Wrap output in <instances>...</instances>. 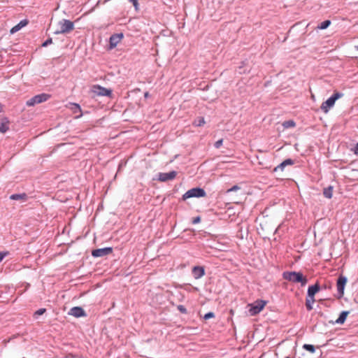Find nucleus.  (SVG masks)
Returning <instances> with one entry per match:
<instances>
[{"instance_id":"33","label":"nucleus","mask_w":358,"mask_h":358,"mask_svg":"<svg viewBox=\"0 0 358 358\" xmlns=\"http://www.w3.org/2000/svg\"><path fill=\"white\" fill-rule=\"evenodd\" d=\"M238 189H240V187L238 186V185H234L232 187H231L230 189H229L227 190V192H234V191H236Z\"/></svg>"},{"instance_id":"16","label":"nucleus","mask_w":358,"mask_h":358,"mask_svg":"<svg viewBox=\"0 0 358 358\" xmlns=\"http://www.w3.org/2000/svg\"><path fill=\"white\" fill-rule=\"evenodd\" d=\"M294 161L292 159H287L280 163L278 166L274 168L273 172H277L278 170L283 171L285 167L288 165H293Z\"/></svg>"},{"instance_id":"19","label":"nucleus","mask_w":358,"mask_h":358,"mask_svg":"<svg viewBox=\"0 0 358 358\" xmlns=\"http://www.w3.org/2000/svg\"><path fill=\"white\" fill-rule=\"evenodd\" d=\"M28 198V196L26 193H22V194H13L10 196V199L11 200H22V201H27Z\"/></svg>"},{"instance_id":"9","label":"nucleus","mask_w":358,"mask_h":358,"mask_svg":"<svg viewBox=\"0 0 358 358\" xmlns=\"http://www.w3.org/2000/svg\"><path fill=\"white\" fill-rule=\"evenodd\" d=\"M113 250L111 247L95 249L92 251V256L95 258L106 257L110 255Z\"/></svg>"},{"instance_id":"27","label":"nucleus","mask_w":358,"mask_h":358,"mask_svg":"<svg viewBox=\"0 0 358 358\" xmlns=\"http://www.w3.org/2000/svg\"><path fill=\"white\" fill-rule=\"evenodd\" d=\"M46 312V309L45 308H40L38 310H37L34 313V318H38V317L39 315H43V313H45Z\"/></svg>"},{"instance_id":"15","label":"nucleus","mask_w":358,"mask_h":358,"mask_svg":"<svg viewBox=\"0 0 358 358\" xmlns=\"http://www.w3.org/2000/svg\"><path fill=\"white\" fill-rule=\"evenodd\" d=\"M320 289V286L318 282H316L315 285L309 286L307 292V296L310 298H314L315 294L318 292Z\"/></svg>"},{"instance_id":"31","label":"nucleus","mask_w":358,"mask_h":358,"mask_svg":"<svg viewBox=\"0 0 358 358\" xmlns=\"http://www.w3.org/2000/svg\"><path fill=\"white\" fill-rule=\"evenodd\" d=\"M222 143H223V140H222V139H220V140L217 141L215 143V145H215V147L216 148H220L222 146Z\"/></svg>"},{"instance_id":"23","label":"nucleus","mask_w":358,"mask_h":358,"mask_svg":"<svg viewBox=\"0 0 358 358\" xmlns=\"http://www.w3.org/2000/svg\"><path fill=\"white\" fill-rule=\"evenodd\" d=\"M315 302L314 298H310L309 296L306 297V307L308 310H311L313 309V303Z\"/></svg>"},{"instance_id":"29","label":"nucleus","mask_w":358,"mask_h":358,"mask_svg":"<svg viewBox=\"0 0 358 358\" xmlns=\"http://www.w3.org/2000/svg\"><path fill=\"white\" fill-rule=\"evenodd\" d=\"M178 310L181 313H184V314H186L187 313V309L186 308L182 306V305H179L178 306Z\"/></svg>"},{"instance_id":"39","label":"nucleus","mask_w":358,"mask_h":358,"mask_svg":"<svg viewBox=\"0 0 358 358\" xmlns=\"http://www.w3.org/2000/svg\"><path fill=\"white\" fill-rule=\"evenodd\" d=\"M241 69H242V67H241V66H240V67H239V71H238L239 73H242L243 72V71H241Z\"/></svg>"},{"instance_id":"18","label":"nucleus","mask_w":358,"mask_h":358,"mask_svg":"<svg viewBox=\"0 0 358 358\" xmlns=\"http://www.w3.org/2000/svg\"><path fill=\"white\" fill-rule=\"evenodd\" d=\"M349 313H350V312L348 310L342 311L340 313L338 318L336 320L335 323L340 324H343L345 322L346 318H347L348 315H349Z\"/></svg>"},{"instance_id":"35","label":"nucleus","mask_w":358,"mask_h":358,"mask_svg":"<svg viewBox=\"0 0 358 358\" xmlns=\"http://www.w3.org/2000/svg\"><path fill=\"white\" fill-rule=\"evenodd\" d=\"M128 1L133 4V6L135 7L136 9H137L138 6V0H128Z\"/></svg>"},{"instance_id":"3","label":"nucleus","mask_w":358,"mask_h":358,"mask_svg":"<svg viewBox=\"0 0 358 358\" xmlns=\"http://www.w3.org/2000/svg\"><path fill=\"white\" fill-rule=\"evenodd\" d=\"M59 30L55 31V34H68L74 29V23L66 19H62L58 22Z\"/></svg>"},{"instance_id":"25","label":"nucleus","mask_w":358,"mask_h":358,"mask_svg":"<svg viewBox=\"0 0 358 358\" xmlns=\"http://www.w3.org/2000/svg\"><path fill=\"white\" fill-rule=\"evenodd\" d=\"M295 125H296V123L293 120H287L282 123V126L284 127V128H286V129L294 127Z\"/></svg>"},{"instance_id":"20","label":"nucleus","mask_w":358,"mask_h":358,"mask_svg":"<svg viewBox=\"0 0 358 358\" xmlns=\"http://www.w3.org/2000/svg\"><path fill=\"white\" fill-rule=\"evenodd\" d=\"M71 109L73 113H75V114H76L78 113H80V115H77L76 117L78 118V117H81L82 111H81V108H80V105L78 103H71Z\"/></svg>"},{"instance_id":"26","label":"nucleus","mask_w":358,"mask_h":358,"mask_svg":"<svg viewBox=\"0 0 358 358\" xmlns=\"http://www.w3.org/2000/svg\"><path fill=\"white\" fill-rule=\"evenodd\" d=\"M303 348L311 353H314L315 352V346L310 344H304L303 345Z\"/></svg>"},{"instance_id":"10","label":"nucleus","mask_w":358,"mask_h":358,"mask_svg":"<svg viewBox=\"0 0 358 358\" xmlns=\"http://www.w3.org/2000/svg\"><path fill=\"white\" fill-rule=\"evenodd\" d=\"M177 176V172L175 171L169 173H159L157 175V180L160 182H166L173 180Z\"/></svg>"},{"instance_id":"12","label":"nucleus","mask_w":358,"mask_h":358,"mask_svg":"<svg viewBox=\"0 0 358 358\" xmlns=\"http://www.w3.org/2000/svg\"><path fill=\"white\" fill-rule=\"evenodd\" d=\"M10 122L8 117L0 115V133L4 134L9 130Z\"/></svg>"},{"instance_id":"17","label":"nucleus","mask_w":358,"mask_h":358,"mask_svg":"<svg viewBox=\"0 0 358 358\" xmlns=\"http://www.w3.org/2000/svg\"><path fill=\"white\" fill-rule=\"evenodd\" d=\"M28 22L26 20H21L17 25L14 26L11 28L10 32V34H14L21 29L23 27L27 24Z\"/></svg>"},{"instance_id":"5","label":"nucleus","mask_w":358,"mask_h":358,"mask_svg":"<svg viewBox=\"0 0 358 358\" xmlns=\"http://www.w3.org/2000/svg\"><path fill=\"white\" fill-rule=\"evenodd\" d=\"M266 304L264 300H257L254 303L249 304L250 309L248 312L250 315L254 316L259 313Z\"/></svg>"},{"instance_id":"32","label":"nucleus","mask_w":358,"mask_h":358,"mask_svg":"<svg viewBox=\"0 0 358 358\" xmlns=\"http://www.w3.org/2000/svg\"><path fill=\"white\" fill-rule=\"evenodd\" d=\"M201 222V217L200 216H197L196 217H194L192 221V223L193 224H198Z\"/></svg>"},{"instance_id":"40","label":"nucleus","mask_w":358,"mask_h":358,"mask_svg":"<svg viewBox=\"0 0 358 358\" xmlns=\"http://www.w3.org/2000/svg\"><path fill=\"white\" fill-rule=\"evenodd\" d=\"M357 48H358V46H357Z\"/></svg>"},{"instance_id":"36","label":"nucleus","mask_w":358,"mask_h":358,"mask_svg":"<svg viewBox=\"0 0 358 358\" xmlns=\"http://www.w3.org/2000/svg\"><path fill=\"white\" fill-rule=\"evenodd\" d=\"M352 151L355 155H358V143L355 145V148L352 149Z\"/></svg>"},{"instance_id":"28","label":"nucleus","mask_w":358,"mask_h":358,"mask_svg":"<svg viewBox=\"0 0 358 358\" xmlns=\"http://www.w3.org/2000/svg\"><path fill=\"white\" fill-rule=\"evenodd\" d=\"M215 317V314L213 312H208L206 313L203 316L204 320H209Z\"/></svg>"},{"instance_id":"11","label":"nucleus","mask_w":358,"mask_h":358,"mask_svg":"<svg viewBox=\"0 0 358 358\" xmlns=\"http://www.w3.org/2000/svg\"><path fill=\"white\" fill-rule=\"evenodd\" d=\"M124 35L122 33L120 34H114L111 35L109 39L110 43V49H113L117 46V45L120 42L121 39L123 38Z\"/></svg>"},{"instance_id":"4","label":"nucleus","mask_w":358,"mask_h":358,"mask_svg":"<svg viewBox=\"0 0 358 358\" xmlns=\"http://www.w3.org/2000/svg\"><path fill=\"white\" fill-rule=\"evenodd\" d=\"M206 193L205 190L203 188L201 187H194L188 191H187L183 195H182V199L186 200L189 198L192 197H204L206 196Z\"/></svg>"},{"instance_id":"21","label":"nucleus","mask_w":358,"mask_h":358,"mask_svg":"<svg viewBox=\"0 0 358 358\" xmlns=\"http://www.w3.org/2000/svg\"><path fill=\"white\" fill-rule=\"evenodd\" d=\"M324 196L327 199H331L333 196V187L329 186L323 190Z\"/></svg>"},{"instance_id":"38","label":"nucleus","mask_w":358,"mask_h":358,"mask_svg":"<svg viewBox=\"0 0 358 358\" xmlns=\"http://www.w3.org/2000/svg\"><path fill=\"white\" fill-rule=\"evenodd\" d=\"M3 111V106L1 103H0V113Z\"/></svg>"},{"instance_id":"6","label":"nucleus","mask_w":358,"mask_h":358,"mask_svg":"<svg viewBox=\"0 0 358 358\" xmlns=\"http://www.w3.org/2000/svg\"><path fill=\"white\" fill-rule=\"evenodd\" d=\"M92 92L97 96H102L111 97L113 94V91L110 89H107L99 85H93Z\"/></svg>"},{"instance_id":"24","label":"nucleus","mask_w":358,"mask_h":358,"mask_svg":"<svg viewBox=\"0 0 358 358\" xmlns=\"http://www.w3.org/2000/svg\"><path fill=\"white\" fill-rule=\"evenodd\" d=\"M331 24V21L329 20H327L321 22L317 28L320 29H325Z\"/></svg>"},{"instance_id":"14","label":"nucleus","mask_w":358,"mask_h":358,"mask_svg":"<svg viewBox=\"0 0 358 358\" xmlns=\"http://www.w3.org/2000/svg\"><path fill=\"white\" fill-rule=\"evenodd\" d=\"M69 315H73L76 317H80L83 316H85V310L83 308L79 306H76L70 309Z\"/></svg>"},{"instance_id":"30","label":"nucleus","mask_w":358,"mask_h":358,"mask_svg":"<svg viewBox=\"0 0 358 358\" xmlns=\"http://www.w3.org/2000/svg\"><path fill=\"white\" fill-rule=\"evenodd\" d=\"M52 43V38H48L45 41H44L42 44V47H47Z\"/></svg>"},{"instance_id":"37","label":"nucleus","mask_w":358,"mask_h":358,"mask_svg":"<svg viewBox=\"0 0 358 358\" xmlns=\"http://www.w3.org/2000/svg\"><path fill=\"white\" fill-rule=\"evenodd\" d=\"M144 96H145V98L148 97V96H149V92H146L145 93V94H144Z\"/></svg>"},{"instance_id":"1","label":"nucleus","mask_w":358,"mask_h":358,"mask_svg":"<svg viewBox=\"0 0 358 358\" xmlns=\"http://www.w3.org/2000/svg\"><path fill=\"white\" fill-rule=\"evenodd\" d=\"M283 279L294 283H300L301 287L305 286L308 282V279L301 272L285 271L282 273Z\"/></svg>"},{"instance_id":"2","label":"nucleus","mask_w":358,"mask_h":358,"mask_svg":"<svg viewBox=\"0 0 358 358\" xmlns=\"http://www.w3.org/2000/svg\"><path fill=\"white\" fill-rule=\"evenodd\" d=\"M343 94L338 92L334 93L327 101H324L321 105V110L327 113L329 109L333 107L337 99L343 96Z\"/></svg>"},{"instance_id":"34","label":"nucleus","mask_w":358,"mask_h":358,"mask_svg":"<svg viewBox=\"0 0 358 358\" xmlns=\"http://www.w3.org/2000/svg\"><path fill=\"white\" fill-rule=\"evenodd\" d=\"M8 255V252H0V262Z\"/></svg>"},{"instance_id":"13","label":"nucleus","mask_w":358,"mask_h":358,"mask_svg":"<svg viewBox=\"0 0 358 358\" xmlns=\"http://www.w3.org/2000/svg\"><path fill=\"white\" fill-rule=\"evenodd\" d=\"M192 273L195 279H199L205 275V268L203 266H195L192 268Z\"/></svg>"},{"instance_id":"7","label":"nucleus","mask_w":358,"mask_h":358,"mask_svg":"<svg viewBox=\"0 0 358 358\" xmlns=\"http://www.w3.org/2000/svg\"><path fill=\"white\" fill-rule=\"evenodd\" d=\"M348 282V278L343 275H340L336 281V287L338 291V299H341L344 295V290L346 283Z\"/></svg>"},{"instance_id":"8","label":"nucleus","mask_w":358,"mask_h":358,"mask_svg":"<svg viewBox=\"0 0 358 358\" xmlns=\"http://www.w3.org/2000/svg\"><path fill=\"white\" fill-rule=\"evenodd\" d=\"M50 97V95L48 94H40L33 96L32 98L27 101V105L28 106H33L36 103H41L46 101Z\"/></svg>"},{"instance_id":"22","label":"nucleus","mask_w":358,"mask_h":358,"mask_svg":"<svg viewBox=\"0 0 358 358\" xmlns=\"http://www.w3.org/2000/svg\"><path fill=\"white\" fill-rule=\"evenodd\" d=\"M205 124V120L203 117H197L193 122V125L195 127H202Z\"/></svg>"}]
</instances>
